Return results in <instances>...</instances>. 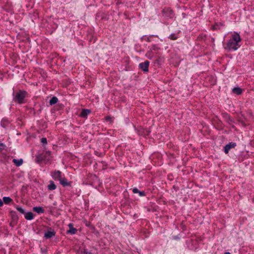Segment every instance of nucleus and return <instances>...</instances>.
<instances>
[{"label": "nucleus", "instance_id": "nucleus-9", "mask_svg": "<svg viewBox=\"0 0 254 254\" xmlns=\"http://www.w3.org/2000/svg\"><path fill=\"white\" fill-rule=\"evenodd\" d=\"M51 157V152L50 151H45V154L43 157H42V159H44V160L46 161H49L50 160Z\"/></svg>", "mask_w": 254, "mask_h": 254}, {"label": "nucleus", "instance_id": "nucleus-18", "mask_svg": "<svg viewBox=\"0 0 254 254\" xmlns=\"http://www.w3.org/2000/svg\"><path fill=\"white\" fill-rule=\"evenodd\" d=\"M3 200L5 203L7 204L11 202L12 201V199L9 197L5 196L3 197Z\"/></svg>", "mask_w": 254, "mask_h": 254}, {"label": "nucleus", "instance_id": "nucleus-2", "mask_svg": "<svg viewBox=\"0 0 254 254\" xmlns=\"http://www.w3.org/2000/svg\"><path fill=\"white\" fill-rule=\"evenodd\" d=\"M26 94V92L25 91H19L16 94L14 98V101L20 104L23 103V100L25 97Z\"/></svg>", "mask_w": 254, "mask_h": 254}, {"label": "nucleus", "instance_id": "nucleus-8", "mask_svg": "<svg viewBox=\"0 0 254 254\" xmlns=\"http://www.w3.org/2000/svg\"><path fill=\"white\" fill-rule=\"evenodd\" d=\"M60 183L64 187L68 186L70 185L69 182H68L67 180L64 178H62L60 179Z\"/></svg>", "mask_w": 254, "mask_h": 254}, {"label": "nucleus", "instance_id": "nucleus-10", "mask_svg": "<svg viewBox=\"0 0 254 254\" xmlns=\"http://www.w3.org/2000/svg\"><path fill=\"white\" fill-rule=\"evenodd\" d=\"M90 113V111L88 109H84L80 113V116L82 118H85L86 116L89 114Z\"/></svg>", "mask_w": 254, "mask_h": 254}, {"label": "nucleus", "instance_id": "nucleus-23", "mask_svg": "<svg viewBox=\"0 0 254 254\" xmlns=\"http://www.w3.org/2000/svg\"><path fill=\"white\" fill-rule=\"evenodd\" d=\"M2 205H3V202L1 200V199L0 198V206H2Z\"/></svg>", "mask_w": 254, "mask_h": 254}, {"label": "nucleus", "instance_id": "nucleus-6", "mask_svg": "<svg viewBox=\"0 0 254 254\" xmlns=\"http://www.w3.org/2000/svg\"><path fill=\"white\" fill-rule=\"evenodd\" d=\"M68 227L69 229L67 231L68 233L71 234H74L76 233L77 230L76 229L74 228L73 226V224L72 223H69L68 224Z\"/></svg>", "mask_w": 254, "mask_h": 254}, {"label": "nucleus", "instance_id": "nucleus-1", "mask_svg": "<svg viewBox=\"0 0 254 254\" xmlns=\"http://www.w3.org/2000/svg\"><path fill=\"white\" fill-rule=\"evenodd\" d=\"M241 38L239 33L234 32L232 34V38L228 41L227 48L229 50L236 51L240 47V43Z\"/></svg>", "mask_w": 254, "mask_h": 254}, {"label": "nucleus", "instance_id": "nucleus-19", "mask_svg": "<svg viewBox=\"0 0 254 254\" xmlns=\"http://www.w3.org/2000/svg\"><path fill=\"white\" fill-rule=\"evenodd\" d=\"M16 209L18 211H19L20 213H22V214H24L25 213V211L21 207H19L18 206H17L16 207Z\"/></svg>", "mask_w": 254, "mask_h": 254}, {"label": "nucleus", "instance_id": "nucleus-14", "mask_svg": "<svg viewBox=\"0 0 254 254\" xmlns=\"http://www.w3.org/2000/svg\"><path fill=\"white\" fill-rule=\"evenodd\" d=\"M33 209V211L39 214L42 213L44 211V210L41 207H34Z\"/></svg>", "mask_w": 254, "mask_h": 254}, {"label": "nucleus", "instance_id": "nucleus-11", "mask_svg": "<svg viewBox=\"0 0 254 254\" xmlns=\"http://www.w3.org/2000/svg\"><path fill=\"white\" fill-rule=\"evenodd\" d=\"M25 218L26 219L31 220L33 218V214L31 212H25Z\"/></svg>", "mask_w": 254, "mask_h": 254}, {"label": "nucleus", "instance_id": "nucleus-12", "mask_svg": "<svg viewBox=\"0 0 254 254\" xmlns=\"http://www.w3.org/2000/svg\"><path fill=\"white\" fill-rule=\"evenodd\" d=\"M132 191L134 193H138L140 196L145 195V192L143 191H139L137 188H134L132 189Z\"/></svg>", "mask_w": 254, "mask_h": 254}, {"label": "nucleus", "instance_id": "nucleus-5", "mask_svg": "<svg viewBox=\"0 0 254 254\" xmlns=\"http://www.w3.org/2000/svg\"><path fill=\"white\" fill-rule=\"evenodd\" d=\"M53 178L55 180H60L61 179V172L59 171H55L52 174Z\"/></svg>", "mask_w": 254, "mask_h": 254}, {"label": "nucleus", "instance_id": "nucleus-17", "mask_svg": "<svg viewBox=\"0 0 254 254\" xmlns=\"http://www.w3.org/2000/svg\"><path fill=\"white\" fill-rule=\"evenodd\" d=\"M233 92L236 93L238 95H240L242 93V89L239 87H235L233 89Z\"/></svg>", "mask_w": 254, "mask_h": 254}, {"label": "nucleus", "instance_id": "nucleus-25", "mask_svg": "<svg viewBox=\"0 0 254 254\" xmlns=\"http://www.w3.org/2000/svg\"><path fill=\"white\" fill-rule=\"evenodd\" d=\"M0 147H3L4 144L3 143L0 142Z\"/></svg>", "mask_w": 254, "mask_h": 254}, {"label": "nucleus", "instance_id": "nucleus-26", "mask_svg": "<svg viewBox=\"0 0 254 254\" xmlns=\"http://www.w3.org/2000/svg\"><path fill=\"white\" fill-rule=\"evenodd\" d=\"M224 254H230L229 252H226Z\"/></svg>", "mask_w": 254, "mask_h": 254}, {"label": "nucleus", "instance_id": "nucleus-13", "mask_svg": "<svg viewBox=\"0 0 254 254\" xmlns=\"http://www.w3.org/2000/svg\"><path fill=\"white\" fill-rule=\"evenodd\" d=\"M13 162L16 165V166H20L23 163V160L22 159H14L13 160Z\"/></svg>", "mask_w": 254, "mask_h": 254}, {"label": "nucleus", "instance_id": "nucleus-7", "mask_svg": "<svg viewBox=\"0 0 254 254\" xmlns=\"http://www.w3.org/2000/svg\"><path fill=\"white\" fill-rule=\"evenodd\" d=\"M55 232L54 231H48L45 233V237L47 239H49L54 236Z\"/></svg>", "mask_w": 254, "mask_h": 254}, {"label": "nucleus", "instance_id": "nucleus-20", "mask_svg": "<svg viewBox=\"0 0 254 254\" xmlns=\"http://www.w3.org/2000/svg\"><path fill=\"white\" fill-rule=\"evenodd\" d=\"M41 142L43 144H46L47 143L46 138H45V137L42 138L41 140Z\"/></svg>", "mask_w": 254, "mask_h": 254}, {"label": "nucleus", "instance_id": "nucleus-22", "mask_svg": "<svg viewBox=\"0 0 254 254\" xmlns=\"http://www.w3.org/2000/svg\"><path fill=\"white\" fill-rule=\"evenodd\" d=\"M82 254H92L91 253H89V252H86L85 251H84Z\"/></svg>", "mask_w": 254, "mask_h": 254}, {"label": "nucleus", "instance_id": "nucleus-24", "mask_svg": "<svg viewBox=\"0 0 254 254\" xmlns=\"http://www.w3.org/2000/svg\"><path fill=\"white\" fill-rule=\"evenodd\" d=\"M106 119L107 121L110 120L111 118L110 117H107Z\"/></svg>", "mask_w": 254, "mask_h": 254}, {"label": "nucleus", "instance_id": "nucleus-21", "mask_svg": "<svg viewBox=\"0 0 254 254\" xmlns=\"http://www.w3.org/2000/svg\"><path fill=\"white\" fill-rule=\"evenodd\" d=\"M170 38L171 39H174V40H175V39H176V37H174V35H171L170 36Z\"/></svg>", "mask_w": 254, "mask_h": 254}, {"label": "nucleus", "instance_id": "nucleus-16", "mask_svg": "<svg viewBox=\"0 0 254 254\" xmlns=\"http://www.w3.org/2000/svg\"><path fill=\"white\" fill-rule=\"evenodd\" d=\"M48 188L50 190H54L56 189V186L53 182H51L50 184L48 186Z\"/></svg>", "mask_w": 254, "mask_h": 254}, {"label": "nucleus", "instance_id": "nucleus-4", "mask_svg": "<svg viewBox=\"0 0 254 254\" xmlns=\"http://www.w3.org/2000/svg\"><path fill=\"white\" fill-rule=\"evenodd\" d=\"M236 146V143L231 142L226 145L224 147V152L225 153H228L231 148H234Z\"/></svg>", "mask_w": 254, "mask_h": 254}, {"label": "nucleus", "instance_id": "nucleus-3", "mask_svg": "<svg viewBox=\"0 0 254 254\" xmlns=\"http://www.w3.org/2000/svg\"><path fill=\"white\" fill-rule=\"evenodd\" d=\"M149 64V62L148 61H145L144 62L140 63L139 66L142 70L147 72L148 71Z\"/></svg>", "mask_w": 254, "mask_h": 254}, {"label": "nucleus", "instance_id": "nucleus-15", "mask_svg": "<svg viewBox=\"0 0 254 254\" xmlns=\"http://www.w3.org/2000/svg\"><path fill=\"white\" fill-rule=\"evenodd\" d=\"M58 101V99L56 97H53L50 100V104L51 105L56 104Z\"/></svg>", "mask_w": 254, "mask_h": 254}]
</instances>
